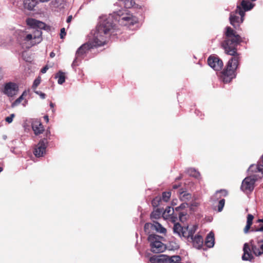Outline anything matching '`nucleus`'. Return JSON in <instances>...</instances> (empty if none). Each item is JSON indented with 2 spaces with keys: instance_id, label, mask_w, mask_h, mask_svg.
Wrapping results in <instances>:
<instances>
[{
  "instance_id": "19",
  "label": "nucleus",
  "mask_w": 263,
  "mask_h": 263,
  "mask_svg": "<svg viewBox=\"0 0 263 263\" xmlns=\"http://www.w3.org/2000/svg\"><path fill=\"white\" fill-rule=\"evenodd\" d=\"M215 242L214 234L211 232L206 237L205 245L208 248H212L214 246Z\"/></svg>"
},
{
  "instance_id": "20",
  "label": "nucleus",
  "mask_w": 263,
  "mask_h": 263,
  "mask_svg": "<svg viewBox=\"0 0 263 263\" xmlns=\"http://www.w3.org/2000/svg\"><path fill=\"white\" fill-rule=\"evenodd\" d=\"M156 221H154L153 223L147 222L144 225V229L145 233L150 234L153 232L156 229Z\"/></svg>"
},
{
  "instance_id": "53",
  "label": "nucleus",
  "mask_w": 263,
  "mask_h": 263,
  "mask_svg": "<svg viewBox=\"0 0 263 263\" xmlns=\"http://www.w3.org/2000/svg\"><path fill=\"white\" fill-rule=\"evenodd\" d=\"M2 78V72H1V69L0 68V80Z\"/></svg>"
},
{
  "instance_id": "27",
  "label": "nucleus",
  "mask_w": 263,
  "mask_h": 263,
  "mask_svg": "<svg viewBox=\"0 0 263 263\" xmlns=\"http://www.w3.org/2000/svg\"><path fill=\"white\" fill-rule=\"evenodd\" d=\"M156 229L155 231L156 232L165 234L166 232V230L165 228L163 227L161 224H160L159 222L157 221H156Z\"/></svg>"
},
{
  "instance_id": "9",
  "label": "nucleus",
  "mask_w": 263,
  "mask_h": 263,
  "mask_svg": "<svg viewBox=\"0 0 263 263\" xmlns=\"http://www.w3.org/2000/svg\"><path fill=\"white\" fill-rule=\"evenodd\" d=\"M18 91V85L13 82H9L5 85L3 92L8 97H13L17 95Z\"/></svg>"
},
{
  "instance_id": "11",
  "label": "nucleus",
  "mask_w": 263,
  "mask_h": 263,
  "mask_svg": "<svg viewBox=\"0 0 263 263\" xmlns=\"http://www.w3.org/2000/svg\"><path fill=\"white\" fill-rule=\"evenodd\" d=\"M248 171L249 173L250 174L251 173H259L261 174V175L259 177H261L263 176V154L261 157L260 158V159L259 161L258 164L251 165L249 167Z\"/></svg>"
},
{
  "instance_id": "13",
  "label": "nucleus",
  "mask_w": 263,
  "mask_h": 263,
  "mask_svg": "<svg viewBox=\"0 0 263 263\" xmlns=\"http://www.w3.org/2000/svg\"><path fill=\"white\" fill-rule=\"evenodd\" d=\"M26 23L28 26L34 28H37L40 30L41 29H44L46 26V24L44 23L32 18H27Z\"/></svg>"
},
{
  "instance_id": "46",
  "label": "nucleus",
  "mask_w": 263,
  "mask_h": 263,
  "mask_svg": "<svg viewBox=\"0 0 263 263\" xmlns=\"http://www.w3.org/2000/svg\"><path fill=\"white\" fill-rule=\"evenodd\" d=\"M180 185H173V188L174 189H178L179 187H180Z\"/></svg>"
},
{
  "instance_id": "38",
  "label": "nucleus",
  "mask_w": 263,
  "mask_h": 263,
  "mask_svg": "<svg viewBox=\"0 0 263 263\" xmlns=\"http://www.w3.org/2000/svg\"><path fill=\"white\" fill-rule=\"evenodd\" d=\"M221 193L222 194V195L224 196H226L227 195H228V192L227 190H219V191H217L216 192V194H218V193Z\"/></svg>"
},
{
  "instance_id": "42",
  "label": "nucleus",
  "mask_w": 263,
  "mask_h": 263,
  "mask_svg": "<svg viewBox=\"0 0 263 263\" xmlns=\"http://www.w3.org/2000/svg\"><path fill=\"white\" fill-rule=\"evenodd\" d=\"M48 69V66H45L41 69V72L44 73L46 72V71Z\"/></svg>"
},
{
  "instance_id": "26",
  "label": "nucleus",
  "mask_w": 263,
  "mask_h": 263,
  "mask_svg": "<svg viewBox=\"0 0 263 263\" xmlns=\"http://www.w3.org/2000/svg\"><path fill=\"white\" fill-rule=\"evenodd\" d=\"M42 32L40 29H36L35 31L34 32L33 34H32L33 35V40H38L37 43H39L41 41V36H42ZM36 43V42H33L32 44L34 45Z\"/></svg>"
},
{
  "instance_id": "36",
  "label": "nucleus",
  "mask_w": 263,
  "mask_h": 263,
  "mask_svg": "<svg viewBox=\"0 0 263 263\" xmlns=\"http://www.w3.org/2000/svg\"><path fill=\"white\" fill-rule=\"evenodd\" d=\"M33 40V35L32 34H27L25 36V41L28 42Z\"/></svg>"
},
{
  "instance_id": "41",
  "label": "nucleus",
  "mask_w": 263,
  "mask_h": 263,
  "mask_svg": "<svg viewBox=\"0 0 263 263\" xmlns=\"http://www.w3.org/2000/svg\"><path fill=\"white\" fill-rule=\"evenodd\" d=\"M186 216V213L183 212H179V218L180 221H183V217Z\"/></svg>"
},
{
  "instance_id": "45",
  "label": "nucleus",
  "mask_w": 263,
  "mask_h": 263,
  "mask_svg": "<svg viewBox=\"0 0 263 263\" xmlns=\"http://www.w3.org/2000/svg\"><path fill=\"white\" fill-rule=\"evenodd\" d=\"M72 18V15H70V16H69L67 17V21H67V22L68 23H70V22L71 21Z\"/></svg>"
},
{
  "instance_id": "22",
  "label": "nucleus",
  "mask_w": 263,
  "mask_h": 263,
  "mask_svg": "<svg viewBox=\"0 0 263 263\" xmlns=\"http://www.w3.org/2000/svg\"><path fill=\"white\" fill-rule=\"evenodd\" d=\"M254 219V216L251 214H249L247 216V224L243 229V232L245 233H247L250 230L251 226L253 223V220Z\"/></svg>"
},
{
  "instance_id": "4",
  "label": "nucleus",
  "mask_w": 263,
  "mask_h": 263,
  "mask_svg": "<svg viewBox=\"0 0 263 263\" xmlns=\"http://www.w3.org/2000/svg\"><path fill=\"white\" fill-rule=\"evenodd\" d=\"M245 13L239 7H237L235 11L230 14V24L235 29H239L240 25L243 22Z\"/></svg>"
},
{
  "instance_id": "2",
  "label": "nucleus",
  "mask_w": 263,
  "mask_h": 263,
  "mask_svg": "<svg viewBox=\"0 0 263 263\" xmlns=\"http://www.w3.org/2000/svg\"><path fill=\"white\" fill-rule=\"evenodd\" d=\"M116 30V27L111 20L108 18L101 22L97 27L92 41L83 44L77 50L73 64H76L78 61L83 59L90 49L105 44L108 36L117 34Z\"/></svg>"
},
{
  "instance_id": "44",
  "label": "nucleus",
  "mask_w": 263,
  "mask_h": 263,
  "mask_svg": "<svg viewBox=\"0 0 263 263\" xmlns=\"http://www.w3.org/2000/svg\"><path fill=\"white\" fill-rule=\"evenodd\" d=\"M255 231H256V232H258V231L263 232V225L261 226L260 228H257L255 230Z\"/></svg>"
},
{
  "instance_id": "29",
  "label": "nucleus",
  "mask_w": 263,
  "mask_h": 263,
  "mask_svg": "<svg viewBox=\"0 0 263 263\" xmlns=\"http://www.w3.org/2000/svg\"><path fill=\"white\" fill-rule=\"evenodd\" d=\"M161 215V211L160 209H157L156 211H153L151 214V218L152 219H158L160 217Z\"/></svg>"
},
{
  "instance_id": "6",
  "label": "nucleus",
  "mask_w": 263,
  "mask_h": 263,
  "mask_svg": "<svg viewBox=\"0 0 263 263\" xmlns=\"http://www.w3.org/2000/svg\"><path fill=\"white\" fill-rule=\"evenodd\" d=\"M120 16L119 22L121 25L130 26L138 23V18L129 13H126L125 15L121 11L118 12Z\"/></svg>"
},
{
  "instance_id": "47",
  "label": "nucleus",
  "mask_w": 263,
  "mask_h": 263,
  "mask_svg": "<svg viewBox=\"0 0 263 263\" xmlns=\"http://www.w3.org/2000/svg\"><path fill=\"white\" fill-rule=\"evenodd\" d=\"M55 53L53 52H51L50 53V57L51 58H53L55 57Z\"/></svg>"
},
{
  "instance_id": "32",
  "label": "nucleus",
  "mask_w": 263,
  "mask_h": 263,
  "mask_svg": "<svg viewBox=\"0 0 263 263\" xmlns=\"http://www.w3.org/2000/svg\"><path fill=\"white\" fill-rule=\"evenodd\" d=\"M40 83H41V78H40V77H39L35 79V80L34 81L33 85L32 86V88L33 90H35L37 88V87L39 85Z\"/></svg>"
},
{
  "instance_id": "37",
  "label": "nucleus",
  "mask_w": 263,
  "mask_h": 263,
  "mask_svg": "<svg viewBox=\"0 0 263 263\" xmlns=\"http://www.w3.org/2000/svg\"><path fill=\"white\" fill-rule=\"evenodd\" d=\"M66 32L65 31V29L64 28H62V29H61V31H60V37L61 39H64V37L66 36Z\"/></svg>"
},
{
  "instance_id": "5",
  "label": "nucleus",
  "mask_w": 263,
  "mask_h": 263,
  "mask_svg": "<svg viewBox=\"0 0 263 263\" xmlns=\"http://www.w3.org/2000/svg\"><path fill=\"white\" fill-rule=\"evenodd\" d=\"M197 229V226H193L190 228L189 227H182L179 223H175L173 227V231L174 233L178 234L179 236H183L184 238L189 237L193 233H195Z\"/></svg>"
},
{
  "instance_id": "40",
  "label": "nucleus",
  "mask_w": 263,
  "mask_h": 263,
  "mask_svg": "<svg viewBox=\"0 0 263 263\" xmlns=\"http://www.w3.org/2000/svg\"><path fill=\"white\" fill-rule=\"evenodd\" d=\"M34 92L39 95L42 99H44L45 98L46 95L44 93L38 91H34Z\"/></svg>"
},
{
  "instance_id": "49",
  "label": "nucleus",
  "mask_w": 263,
  "mask_h": 263,
  "mask_svg": "<svg viewBox=\"0 0 263 263\" xmlns=\"http://www.w3.org/2000/svg\"><path fill=\"white\" fill-rule=\"evenodd\" d=\"M176 212H179L180 211V208L179 206H177L176 208H175V209H174Z\"/></svg>"
},
{
  "instance_id": "3",
  "label": "nucleus",
  "mask_w": 263,
  "mask_h": 263,
  "mask_svg": "<svg viewBox=\"0 0 263 263\" xmlns=\"http://www.w3.org/2000/svg\"><path fill=\"white\" fill-rule=\"evenodd\" d=\"M163 237L156 234H149L148 240L150 242L152 252L155 253L162 252L166 249L165 246L161 242Z\"/></svg>"
},
{
  "instance_id": "14",
  "label": "nucleus",
  "mask_w": 263,
  "mask_h": 263,
  "mask_svg": "<svg viewBox=\"0 0 263 263\" xmlns=\"http://www.w3.org/2000/svg\"><path fill=\"white\" fill-rule=\"evenodd\" d=\"M243 254L242 259L243 260H251L253 258V256L251 254V250L249 244L245 243L243 248Z\"/></svg>"
},
{
  "instance_id": "43",
  "label": "nucleus",
  "mask_w": 263,
  "mask_h": 263,
  "mask_svg": "<svg viewBox=\"0 0 263 263\" xmlns=\"http://www.w3.org/2000/svg\"><path fill=\"white\" fill-rule=\"evenodd\" d=\"M179 206L181 210L184 209L186 207V204L185 203H182Z\"/></svg>"
},
{
  "instance_id": "1",
  "label": "nucleus",
  "mask_w": 263,
  "mask_h": 263,
  "mask_svg": "<svg viewBox=\"0 0 263 263\" xmlns=\"http://www.w3.org/2000/svg\"><path fill=\"white\" fill-rule=\"evenodd\" d=\"M224 40L221 46L226 54L232 56L221 72V78L227 83L236 77V71L238 68L241 59V54L237 52V47L242 42V37L231 27L226 28Z\"/></svg>"
},
{
  "instance_id": "55",
  "label": "nucleus",
  "mask_w": 263,
  "mask_h": 263,
  "mask_svg": "<svg viewBox=\"0 0 263 263\" xmlns=\"http://www.w3.org/2000/svg\"><path fill=\"white\" fill-rule=\"evenodd\" d=\"M3 171V168L0 167V173Z\"/></svg>"
},
{
  "instance_id": "30",
  "label": "nucleus",
  "mask_w": 263,
  "mask_h": 263,
  "mask_svg": "<svg viewBox=\"0 0 263 263\" xmlns=\"http://www.w3.org/2000/svg\"><path fill=\"white\" fill-rule=\"evenodd\" d=\"M171 196L170 192H164L162 193L161 200L162 199L165 202H167Z\"/></svg>"
},
{
  "instance_id": "50",
  "label": "nucleus",
  "mask_w": 263,
  "mask_h": 263,
  "mask_svg": "<svg viewBox=\"0 0 263 263\" xmlns=\"http://www.w3.org/2000/svg\"><path fill=\"white\" fill-rule=\"evenodd\" d=\"M50 106L51 108H53L54 106V104L53 103L51 102L50 103Z\"/></svg>"
},
{
  "instance_id": "25",
  "label": "nucleus",
  "mask_w": 263,
  "mask_h": 263,
  "mask_svg": "<svg viewBox=\"0 0 263 263\" xmlns=\"http://www.w3.org/2000/svg\"><path fill=\"white\" fill-rule=\"evenodd\" d=\"M55 78H58V82L59 84H62L65 81V73L59 71L55 76Z\"/></svg>"
},
{
  "instance_id": "21",
  "label": "nucleus",
  "mask_w": 263,
  "mask_h": 263,
  "mask_svg": "<svg viewBox=\"0 0 263 263\" xmlns=\"http://www.w3.org/2000/svg\"><path fill=\"white\" fill-rule=\"evenodd\" d=\"M169 256L161 255L159 256H153L149 258V261L152 263H158L160 261L165 263V260H167V258Z\"/></svg>"
},
{
  "instance_id": "39",
  "label": "nucleus",
  "mask_w": 263,
  "mask_h": 263,
  "mask_svg": "<svg viewBox=\"0 0 263 263\" xmlns=\"http://www.w3.org/2000/svg\"><path fill=\"white\" fill-rule=\"evenodd\" d=\"M257 243L258 244L261 243V245H260L259 247H260L261 255H262L263 254V239L261 240H258L257 241Z\"/></svg>"
},
{
  "instance_id": "54",
  "label": "nucleus",
  "mask_w": 263,
  "mask_h": 263,
  "mask_svg": "<svg viewBox=\"0 0 263 263\" xmlns=\"http://www.w3.org/2000/svg\"><path fill=\"white\" fill-rule=\"evenodd\" d=\"M175 204H176V203H175V202H174V201L173 200V201H172V205H175Z\"/></svg>"
},
{
  "instance_id": "8",
  "label": "nucleus",
  "mask_w": 263,
  "mask_h": 263,
  "mask_svg": "<svg viewBox=\"0 0 263 263\" xmlns=\"http://www.w3.org/2000/svg\"><path fill=\"white\" fill-rule=\"evenodd\" d=\"M256 175H251L246 177L242 181L241 185V190L245 192H251L254 188V183L257 180Z\"/></svg>"
},
{
  "instance_id": "33",
  "label": "nucleus",
  "mask_w": 263,
  "mask_h": 263,
  "mask_svg": "<svg viewBox=\"0 0 263 263\" xmlns=\"http://www.w3.org/2000/svg\"><path fill=\"white\" fill-rule=\"evenodd\" d=\"M224 204H225V200L224 199H222L219 201L218 205V212H221L222 210L223 206L224 205Z\"/></svg>"
},
{
  "instance_id": "35",
  "label": "nucleus",
  "mask_w": 263,
  "mask_h": 263,
  "mask_svg": "<svg viewBox=\"0 0 263 263\" xmlns=\"http://www.w3.org/2000/svg\"><path fill=\"white\" fill-rule=\"evenodd\" d=\"M15 117V115L14 114H12L10 116H8L6 118L5 120L8 123H10L12 122L14 117Z\"/></svg>"
},
{
  "instance_id": "16",
  "label": "nucleus",
  "mask_w": 263,
  "mask_h": 263,
  "mask_svg": "<svg viewBox=\"0 0 263 263\" xmlns=\"http://www.w3.org/2000/svg\"><path fill=\"white\" fill-rule=\"evenodd\" d=\"M32 128L35 135L41 134L44 130V128L42 124L39 121H34L32 123Z\"/></svg>"
},
{
  "instance_id": "12",
  "label": "nucleus",
  "mask_w": 263,
  "mask_h": 263,
  "mask_svg": "<svg viewBox=\"0 0 263 263\" xmlns=\"http://www.w3.org/2000/svg\"><path fill=\"white\" fill-rule=\"evenodd\" d=\"M47 143V141L45 139L39 142L34 151V154L36 157H42L45 153Z\"/></svg>"
},
{
  "instance_id": "18",
  "label": "nucleus",
  "mask_w": 263,
  "mask_h": 263,
  "mask_svg": "<svg viewBox=\"0 0 263 263\" xmlns=\"http://www.w3.org/2000/svg\"><path fill=\"white\" fill-rule=\"evenodd\" d=\"M175 210L173 208L168 206L163 213V217L168 218H177V214H174Z\"/></svg>"
},
{
  "instance_id": "51",
  "label": "nucleus",
  "mask_w": 263,
  "mask_h": 263,
  "mask_svg": "<svg viewBox=\"0 0 263 263\" xmlns=\"http://www.w3.org/2000/svg\"><path fill=\"white\" fill-rule=\"evenodd\" d=\"M258 222H262L263 223V219H258L257 220Z\"/></svg>"
},
{
  "instance_id": "7",
  "label": "nucleus",
  "mask_w": 263,
  "mask_h": 263,
  "mask_svg": "<svg viewBox=\"0 0 263 263\" xmlns=\"http://www.w3.org/2000/svg\"><path fill=\"white\" fill-rule=\"evenodd\" d=\"M208 65L215 71L221 70L223 66L222 60L217 55H211L208 59Z\"/></svg>"
},
{
  "instance_id": "23",
  "label": "nucleus",
  "mask_w": 263,
  "mask_h": 263,
  "mask_svg": "<svg viewBox=\"0 0 263 263\" xmlns=\"http://www.w3.org/2000/svg\"><path fill=\"white\" fill-rule=\"evenodd\" d=\"M249 246H250L251 251L253 252L255 256H259L261 255L260 249L257 248L254 243V241L253 240H250Z\"/></svg>"
},
{
  "instance_id": "17",
  "label": "nucleus",
  "mask_w": 263,
  "mask_h": 263,
  "mask_svg": "<svg viewBox=\"0 0 263 263\" xmlns=\"http://www.w3.org/2000/svg\"><path fill=\"white\" fill-rule=\"evenodd\" d=\"M39 2V0H24V7L29 10H32Z\"/></svg>"
},
{
  "instance_id": "24",
  "label": "nucleus",
  "mask_w": 263,
  "mask_h": 263,
  "mask_svg": "<svg viewBox=\"0 0 263 263\" xmlns=\"http://www.w3.org/2000/svg\"><path fill=\"white\" fill-rule=\"evenodd\" d=\"M180 199L183 201H187L191 199L192 195L186 192L182 191L179 193Z\"/></svg>"
},
{
  "instance_id": "34",
  "label": "nucleus",
  "mask_w": 263,
  "mask_h": 263,
  "mask_svg": "<svg viewBox=\"0 0 263 263\" xmlns=\"http://www.w3.org/2000/svg\"><path fill=\"white\" fill-rule=\"evenodd\" d=\"M26 35V32L24 31H21L18 33V40L20 42L25 41V36Z\"/></svg>"
},
{
  "instance_id": "15",
  "label": "nucleus",
  "mask_w": 263,
  "mask_h": 263,
  "mask_svg": "<svg viewBox=\"0 0 263 263\" xmlns=\"http://www.w3.org/2000/svg\"><path fill=\"white\" fill-rule=\"evenodd\" d=\"M255 6V4L249 1L242 0L240 5L237 6L239 7L242 11L245 13L246 11L251 10Z\"/></svg>"
},
{
  "instance_id": "28",
  "label": "nucleus",
  "mask_w": 263,
  "mask_h": 263,
  "mask_svg": "<svg viewBox=\"0 0 263 263\" xmlns=\"http://www.w3.org/2000/svg\"><path fill=\"white\" fill-rule=\"evenodd\" d=\"M26 95V91H24L22 95L18 98H17L14 102L12 103V107H13L15 106L18 105L22 101V100H24V96Z\"/></svg>"
},
{
  "instance_id": "10",
  "label": "nucleus",
  "mask_w": 263,
  "mask_h": 263,
  "mask_svg": "<svg viewBox=\"0 0 263 263\" xmlns=\"http://www.w3.org/2000/svg\"><path fill=\"white\" fill-rule=\"evenodd\" d=\"M195 233H193L190 235L189 237H186L188 241L192 243L193 246L198 249H200L202 248L203 245V237L198 234L194 236Z\"/></svg>"
},
{
  "instance_id": "52",
  "label": "nucleus",
  "mask_w": 263,
  "mask_h": 263,
  "mask_svg": "<svg viewBox=\"0 0 263 263\" xmlns=\"http://www.w3.org/2000/svg\"><path fill=\"white\" fill-rule=\"evenodd\" d=\"M50 0H39V1L41 2H48V1H49Z\"/></svg>"
},
{
  "instance_id": "48",
  "label": "nucleus",
  "mask_w": 263,
  "mask_h": 263,
  "mask_svg": "<svg viewBox=\"0 0 263 263\" xmlns=\"http://www.w3.org/2000/svg\"><path fill=\"white\" fill-rule=\"evenodd\" d=\"M44 119L46 121V122H48V121H49V119H48V116H45L44 117Z\"/></svg>"
},
{
  "instance_id": "31",
  "label": "nucleus",
  "mask_w": 263,
  "mask_h": 263,
  "mask_svg": "<svg viewBox=\"0 0 263 263\" xmlns=\"http://www.w3.org/2000/svg\"><path fill=\"white\" fill-rule=\"evenodd\" d=\"M161 201V197L159 196H157L155 198H154L153 200L152 201V204L153 206L156 208L159 205L160 202Z\"/></svg>"
}]
</instances>
